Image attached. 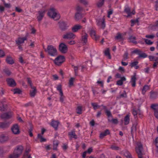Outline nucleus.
Instances as JSON below:
<instances>
[{
  "mask_svg": "<svg viewBox=\"0 0 158 158\" xmlns=\"http://www.w3.org/2000/svg\"><path fill=\"white\" fill-rule=\"evenodd\" d=\"M23 150V147L22 146H17L14 150L13 153L10 154L9 158H19L22 154Z\"/></svg>",
  "mask_w": 158,
  "mask_h": 158,
  "instance_id": "nucleus-1",
  "label": "nucleus"
},
{
  "mask_svg": "<svg viewBox=\"0 0 158 158\" xmlns=\"http://www.w3.org/2000/svg\"><path fill=\"white\" fill-rule=\"evenodd\" d=\"M43 48L45 52L52 56H55L57 55V50L56 48L52 45H48L47 48Z\"/></svg>",
  "mask_w": 158,
  "mask_h": 158,
  "instance_id": "nucleus-2",
  "label": "nucleus"
},
{
  "mask_svg": "<svg viewBox=\"0 0 158 158\" xmlns=\"http://www.w3.org/2000/svg\"><path fill=\"white\" fill-rule=\"evenodd\" d=\"M48 16L55 20L59 19L60 18V14L57 10L54 8H51L48 13Z\"/></svg>",
  "mask_w": 158,
  "mask_h": 158,
  "instance_id": "nucleus-3",
  "label": "nucleus"
},
{
  "mask_svg": "<svg viewBox=\"0 0 158 158\" xmlns=\"http://www.w3.org/2000/svg\"><path fill=\"white\" fill-rule=\"evenodd\" d=\"M135 150L139 158H143V145L140 142H138L136 143Z\"/></svg>",
  "mask_w": 158,
  "mask_h": 158,
  "instance_id": "nucleus-4",
  "label": "nucleus"
},
{
  "mask_svg": "<svg viewBox=\"0 0 158 158\" xmlns=\"http://www.w3.org/2000/svg\"><path fill=\"white\" fill-rule=\"evenodd\" d=\"M105 113L106 114L108 117V120L109 122H112V123L114 124H117L118 123V120L117 119L112 118V120L110 119V118H112L113 116L111 114L110 111L109 110H106L105 111Z\"/></svg>",
  "mask_w": 158,
  "mask_h": 158,
  "instance_id": "nucleus-5",
  "label": "nucleus"
},
{
  "mask_svg": "<svg viewBox=\"0 0 158 158\" xmlns=\"http://www.w3.org/2000/svg\"><path fill=\"white\" fill-rule=\"evenodd\" d=\"M65 60V58L63 56H59L54 60L55 63L57 65H60Z\"/></svg>",
  "mask_w": 158,
  "mask_h": 158,
  "instance_id": "nucleus-6",
  "label": "nucleus"
},
{
  "mask_svg": "<svg viewBox=\"0 0 158 158\" xmlns=\"http://www.w3.org/2000/svg\"><path fill=\"white\" fill-rule=\"evenodd\" d=\"M56 89L59 91L60 93V101L61 102H63L65 97L64 95L62 89V85L60 84L58 85L56 87Z\"/></svg>",
  "mask_w": 158,
  "mask_h": 158,
  "instance_id": "nucleus-7",
  "label": "nucleus"
},
{
  "mask_svg": "<svg viewBox=\"0 0 158 158\" xmlns=\"http://www.w3.org/2000/svg\"><path fill=\"white\" fill-rule=\"evenodd\" d=\"M76 36L73 33L69 32L66 33L63 35V38L64 39L69 40L74 39L75 38Z\"/></svg>",
  "mask_w": 158,
  "mask_h": 158,
  "instance_id": "nucleus-8",
  "label": "nucleus"
},
{
  "mask_svg": "<svg viewBox=\"0 0 158 158\" xmlns=\"http://www.w3.org/2000/svg\"><path fill=\"white\" fill-rule=\"evenodd\" d=\"M28 33L24 37H19L15 40L16 44L17 45H22L24 43V41L27 39Z\"/></svg>",
  "mask_w": 158,
  "mask_h": 158,
  "instance_id": "nucleus-9",
  "label": "nucleus"
},
{
  "mask_svg": "<svg viewBox=\"0 0 158 158\" xmlns=\"http://www.w3.org/2000/svg\"><path fill=\"white\" fill-rule=\"evenodd\" d=\"M97 24L100 27L104 29L105 27V19L104 17L97 20Z\"/></svg>",
  "mask_w": 158,
  "mask_h": 158,
  "instance_id": "nucleus-10",
  "label": "nucleus"
},
{
  "mask_svg": "<svg viewBox=\"0 0 158 158\" xmlns=\"http://www.w3.org/2000/svg\"><path fill=\"white\" fill-rule=\"evenodd\" d=\"M59 50L62 53H66L68 51V47L64 43H61L59 45Z\"/></svg>",
  "mask_w": 158,
  "mask_h": 158,
  "instance_id": "nucleus-11",
  "label": "nucleus"
},
{
  "mask_svg": "<svg viewBox=\"0 0 158 158\" xmlns=\"http://www.w3.org/2000/svg\"><path fill=\"white\" fill-rule=\"evenodd\" d=\"M46 11L45 10H42L38 11L37 18L39 21H41L43 19Z\"/></svg>",
  "mask_w": 158,
  "mask_h": 158,
  "instance_id": "nucleus-12",
  "label": "nucleus"
},
{
  "mask_svg": "<svg viewBox=\"0 0 158 158\" xmlns=\"http://www.w3.org/2000/svg\"><path fill=\"white\" fill-rule=\"evenodd\" d=\"M11 130L13 133L15 135H18L20 133L19 128L18 124L14 125L11 127Z\"/></svg>",
  "mask_w": 158,
  "mask_h": 158,
  "instance_id": "nucleus-13",
  "label": "nucleus"
},
{
  "mask_svg": "<svg viewBox=\"0 0 158 158\" xmlns=\"http://www.w3.org/2000/svg\"><path fill=\"white\" fill-rule=\"evenodd\" d=\"M82 27L78 24L74 25L71 28V30L73 32H76L79 30L82 29Z\"/></svg>",
  "mask_w": 158,
  "mask_h": 158,
  "instance_id": "nucleus-14",
  "label": "nucleus"
},
{
  "mask_svg": "<svg viewBox=\"0 0 158 158\" xmlns=\"http://www.w3.org/2000/svg\"><path fill=\"white\" fill-rule=\"evenodd\" d=\"M82 32H84V34H83V33L82 34V35L81 36V41L82 43L86 44L88 41L87 38L88 35L83 31Z\"/></svg>",
  "mask_w": 158,
  "mask_h": 158,
  "instance_id": "nucleus-15",
  "label": "nucleus"
},
{
  "mask_svg": "<svg viewBox=\"0 0 158 158\" xmlns=\"http://www.w3.org/2000/svg\"><path fill=\"white\" fill-rule=\"evenodd\" d=\"M151 108L154 110V115L158 119V105L153 104L151 106Z\"/></svg>",
  "mask_w": 158,
  "mask_h": 158,
  "instance_id": "nucleus-16",
  "label": "nucleus"
},
{
  "mask_svg": "<svg viewBox=\"0 0 158 158\" xmlns=\"http://www.w3.org/2000/svg\"><path fill=\"white\" fill-rule=\"evenodd\" d=\"M6 81L9 86L10 87H14L16 85L15 80L12 78H8L6 80Z\"/></svg>",
  "mask_w": 158,
  "mask_h": 158,
  "instance_id": "nucleus-17",
  "label": "nucleus"
},
{
  "mask_svg": "<svg viewBox=\"0 0 158 158\" xmlns=\"http://www.w3.org/2000/svg\"><path fill=\"white\" fill-rule=\"evenodd\" d=\"M68 135L70 140H71L73 138L75 139L77 138V136L75 133V131L74 130H72L71 131L69 132Z\"/></svg>",
  "mask_w": 158,
  "mask_h": 158,
  "instance_id": "nucleus-18",
  "label": "nucleus"
},
{
  "mask_svg": "<svg viewBox=\"0 0 158 158\" xmlns=\"http://www.w3.org/2000/svg\"><path fill=\"white\" fill-rule=\"evenodd\" d=\"M12 115L11 112L6 113L2 114L1 117L2 118L8 119L10 118Z\"/></svg>",
  "mask_w": 158,
  "mask_h": 158,
  "instance_id": "nucleus-19",
  "label": "nucleus"
},
{
  "mask_svg": "<svg viewBox=\"0 0 158 158\" xmlns=\"http://www.w3.org/2000/svg\"><path fill=\"white\" fill-rule=\"evenodd\" d=\"M60 28L62 31H64L67 29L66 24L64 22H61L59 23Z\"/></svg>",
  "mask_w": 158,
  "mask_h": 158,
  "instance_id": "nucleus-20",
  "label": "nucleus"
},
{
  "mask_svg": "<svg viewBox=\"0 0 158 158\" xmlns=\"http://www.w3.org/2000/svg\"><path fill=\"white\" fill-rule=\"evenodd\" d=\"M59 124V121L53 120L51 122V125L56 130Z\"/></svg>",
  "mask_w": 158,
  "mask_h": 158,
  "instance_id": "nucleus-21",
  "label": "nucleus"
},
{
  "mask_svg": "<svg viewBox=\"0 0 158 158\" xmlns=\"http://www.w3.org/2000/svg\"><path fill=\"white\" fill-rule=\"evenodd\" d=\"M109 134V131L108 129H106L104 132H102L100 134L99 137L100 138L102 139L105 136Z\"/></svg>",
  "mask_w": 158,
  "mask_h": 158,
  "instance_id": "nucleus-22",
  "label": "nucleus"
},
{
  "mask_svg": "<svg viewBox=\"0 0 158 158\" xmlns=\"http://www.w3.org/2000/svg\"><path fill=\"white\" fill-rule=\"evenodd\" d=\"M31 88L32 90L30 91V95L31 97H33L35 96L36 93V88L34 86H31Z\"/></svg>",
  "mask_w": 158,
  "mask_h": 158,
  "instance_id": "nucleus-23",
  "label": "nucleus"
},
{
  "mask_svg": "<svg viewBox=\"0 0 158 158\" xmlns=\"http://www.w3.org/2000/svg\"><path fill=\"white\" fill-rule=\"evenodd\" d=\"M126 81V78L124 77H121V79L117 81L116 84L118 85H121L123 84V81Z\"/></svg>",
  "mask_w": 158,
  "mask_h": 158,
  "instance_id": "nucleus-24",
  "label": "nucleus"
},
{
  "mask_svg": "<svg viewBox=\"0 0 158 158\" xmlns=\"http://www.w3.org/2000/svg\"><path fill=\"white\" fill-rule=\"evenodd\" d=\"M138 64V62L137 61L131 62V63L130 66L131 67H134L135 69H137L139 68V66L137 65Z\"/></svg>",
  "mask_w": 158,
  "mask_h": 158,
  "instance_id": "nucleus-25",
  "label": "nucleus"
},
{
  "mask_svg": "<svg viewBox=\"0 0 158 158\" xmlns=\"http://www.w3.org/2000/svg\"><path fill=\"white\" fill-rule=\"evenodd\" d=\"M136 77L135 75L131 77V83L132 86L134 87L135 86V81Z\"/></svg>",
  "mask_w": 158,
  "mask_h": 158,
  "instance_id": "nucleus-26",
  "label": "nucleus"
},
{
  "mask_svg": "<svg viewBox=\"0 0 158 158\" xmlns=\"http://www.w3.org/2000/svg\"><path fill=\"white\" fill-rule=\"evenodd\" d=\"M124 12L127 14V17H129L131 16V9L129 7H125L124 9Z\"/></svg>",
  "mask_w": 158,
  "mask_h": 158,
  "instance_id": "nucleus-27",
  "label": "nucleus"
},
{
  "mask_svg": "<svg viewBox=\"0 0 158 158\" xmlns=\"http://www.w3.org/2000/svg\"><path fill=\"white\" fill-rule=\"evenodd\" d=\"M105 55L109 59L111 58V56L110 53V50L109 48H107L104 51Z\"/></svg>",
  "mask_w": 158,
  "mask_h": 158,
  "instance_id": "nucleus-28",
  "label": "nucleus"
},
{
  "mask_svg": "<svg viewBox=\"0 0 158 158\" xmlns=\"http://www.w3.org/2000/svg\"><path fill=\"white\" fill-rule=\"evenodd\" d=\"M8 139V137L7 136H5L3 135H0V142L2 143L4 142Z\"/></svg>",
  "mask_w": 158,
  "mask_h": 158,
  "instance_id": "nucleus-29",
  "label": "nucleus"
},
{
  "mask_svg": "<svg viewBox=\"0 0 158 158\" xmlns=\"http://www.w3.org/2000/svg\"><path fill=\"white\" fill-rule=\"evenodd\" d=\"M124 124L127 125L129 124L130 122V116L129 115H127L124 118Z\"/></svg>",
  "mask_w": 158,
  "mask_h": 158,
  "instance_id": "nucleus-30",
  "label": "nucleus"
},
{
  "mask_svg": "<svg viewBox=\"0 0 158 158\" xmlns=\"http://www.w3.org/2000/svg\"><path fill=\"white\" fill-rule=\"evenodd\" d=\"M90 34L92 38L96 40L97 39L95 31V30H91L90 31Z\"/></svg>",
  "mask_w": 158,
  "mask_h": 158,
  "instance_id": "nucleus-31",
  "label": "nucleus"
},
{
  "mask_svg": "<svg viewBox=\"0 0 158 158\" xmlns=\"http://www.w3.org/2000/svg\"><path fill=\"white\" fill-rule=\"evenodd\" d=\"M7 63L10 64H13L14 63V61L11 57L8 56L6 59Z\"/></svg>",
  "mask_w": 158,
  "mask_h": 158,
  "instance_id": "nucleus-32",
  "label": "nucleus"
},
{
  "mask_svg": "<svg viewBox=\"0 0 158 158\" xmlns=\"http://www.w3.org/2000/svg\"><path fill=\"white\" fill-rule=\"evenodd\" d=\"M149 58L151 61H154L156 62L158 61V56L156 55L155 56H149Z\"/></svg>",
  "mask_w": 158,
  "mask_h": 158,
  "instance_id": "nucleus-33",
  "label": "nucleus"
},
{
  "mask_svg": "<svg viewBox=\"0 0 158 158\" xmlns=\"http://www.w3.org/2000/svg\"><path fill=\"white\" fill-rule=\"evenodd\" d=\"M129 39L131 42L133 44H136L137 43V41L135 40H136V38L135 37L131 36L129 37Z\"/></svg>",
  "mask_w": 158,
  "mask_h": 158,
  "instance_id": "nucleus-34",
  "label": "nucleus"
},
{
  "mask_svg": "<svg viewBox=\"0 0 158 158\" xmlns=\"http://www.w3.org/2000/svg\"><path fill=\"white\" fill-rule=\"evenodd\" d=\"M82 107L81 106H79L77 107L76 112L77 114H81L82 113Z\"/></svg>",
  "mask_w": 158,
  "mask_h": 158,
  "instance_id": "nucleus-35",
  "label": "nucleus"
},
{
  "mask_svg": "<svg viewBox=\"0 0 158 158\" xmlns=\"http://www.w3.org/2000/svg\"><path fill=\"white\" fill-rule=\"evenodd\" d=\"M75 80V78L73 77H71L69 81V87L73 85V82Z\"/></svg>",
  "mask_w": 158,
  "mask_h": 158,
  "instance_id": "nucleus-36",
  "label": "nucleus"
},
{
  "mask_svg": "<svg viewBox=\"0 0 158 158\" xmlns=\"http://www.w3.org/2000/svg\"><path fill=\"white\" fill-rule=\"evenodd\" d=\"M149 89V87L148 86L146 85L144 86L142 89V93L143 94H144Z\"/></svg>",
  "mask_w": 158,
  "mask_h": 158,
  "instance_id": "nucleus-37",
  "label": "nucleus"
},
{
  "mask_svg": "<svg viewBox=\"0 0 158 158\" xmlns=\"http://www.w3.org/2000/svg\"><path fill=\"white\" fill-rule=\"evenodd\" d=\"M136 124H133L131 128V132L132 135H133L134 132L136 131Z\"/></svg>",
  "mask_w": 158,
  "mask_h": 158,
  "instance_id": "nucleus-38",
  "label": "nucleus"
},
{
  "mask_svg": "<svg viewBox=\"0 0 158 158\" xmlns=\"http://www.w3.org/2000/svg\"><path fill=\"white\" fill-rule=\"evenodd\" d=\"M37 138H38L40 139V141L41 142H45L46 141V139L44 138L43 137V136L42 135H41V134H39L38 135Z\"/></svg>",
  "mask_w": 158,
  "mask_h": 158,
  "instance_id": "nucleus-39",
  "label": "nucleus"
},
{
  "mask_svg": "<svg viewBox=\"0 0 158 158\" xmlns=\"http://www.w3.org/2000/svg\"><path fill=\"white\" fill-rule=\"evenodd\" d=\"M82 18V16L81 14L77 13L75 15V19L77 21L81 19Z\"/></svg>",
  "mask_w": 158,
  "mask_h": 158,
  "instance_id": "nucleus-40",
  "label": "nucleus"
},
{
  "mask_svg": "<svg viewBox=\"0 0 158 158\" xmlns=\"http://www.w3.org/2000/svg\"><path fill=\"white\" fill-rule=\"evenodd\" d=\"M104 0H99L97 3V6L98 7H102L104 4Z\"/></svg>",
  "mask_w": 158,
  "mask_h": 158,
  "instance_id": "nucleus-41",
  "label": "nucleus"
},
{
  "mask_svg": "<svg viewBox=\"0 0 158 158\" xmlns=\"http://www.w3.org/2000/svg\"><path fill=\"white\" fill-rule=\"evenodd\" d=\"M110 148L111 149L115 150H118L120 149V148L119 147L114 145H111Z\"/></svg>",
  "mask_w": 158,
  "mask_h": 158,
  "instance_id": "nucleus-42",
  "label": "nucleus"
},
{
  "mask_svg": "<svg viewBox=\"0 0 158 158\" xmlns=\"http://www.w3.org/2000/svg\"><path fill=\"white\" fill-rule=\"evenodd\" d=\"M115 39L118 40H123V38L121 34L119 33L117 34L116 36L115 37Z\"/></svg>",
  "mask_w": 158,
  "mask_h": 158,
  "instance_id": "nucleus-43",
  "label": "nucleus"
},
{
  "mask_svg": "<svg viewBox=\"0 0 158 158\" xmlns=\"http://www.w3.org/2000/svg\"><path fill=\"white\" fill-rule=\"evenodd\" d=\"M91 104L94 110L99 108L100 107V106L98 105V104L96 103H92Z\"/></svg>",
  "mask_w": 158,
  "mask_h": 158,
  "instance_id": "nucleus-44",
  "label": "nucleus"
},
{
  "mask_svg": "<svg viewBox=\"0 0 158 158\" xmlns=\"http://www.w3.org/2000/svg\"><path fill=\"white\" fill-rule=\"evenodd\" d=\"M59 142L57 140L54 141L53 144V149L56 150L58 145Z\"/></svg>",
  "mask_w": 158,
  "mask_h": 158,
  "instance_id": "nucleus-45",
  "label": "nucleus"
},
{
  "mask_svg": "<svg viewBox=\"0 0 158 158\" xmlns=\"http://www.w3.org/2000/svg\"><path fill=\"white\" fill-rule=\"evenodd\" d=\"M147 56V55L144 53L142 52V51L140 52V54L139 56L138 57L139 58H145Z\"/></svg>",
  "mask_w": 158,
  "mask_h": 158,
  "instance_id": "nucleus-46",
  "label": "nucleus"
},
{
  "mask_svg": "<svg viewBox=\"0 0 158 158\" xmlns=\"http://www.w3.org/2000/svg\"><path fill=\"white\" fill-rule=\"evenodd\" d=\"M9 124L6 123H0V127L5 128L8 127Z\"/></svg>",
  "mask_w": 158,
  "mask_h": 158,
  "instance_id": "nucleus-47",
  "label": "nucleus"
},
{
  "mask_svg": "<svg viewBox=\"0 0 158 158\" xmlns=\"http://www.w3.org/2000/svg\"><path fill=\"white\" fill-rule=\"evenodd\" d=\"M143 39L145 41L146 44H147L151 45H152L153 43V42L151 41L150 40L145 39Z\"/></svg>",
  "mask_w": 158,
  "mask_h": 158,
  "instance_id": "nucleus-48",
  "label": "nucleus"
},
{
  "mask_svg": "<svg viewBox=\"0 0 158 158\" xmlns=\"http://www.w3.org/2000/svg\"><path fill=\"white\" fill-rule=\"evenodd\" d=\"M124 155L127 158L131 155V153L127 150H125L123 152Z\"/></svg>",
  "mask_w": 158,
  "mask_h": 158,
  "instance_id": "nucleus-49",
  "label": "nucleus"
},
{
  "mask_svg": "<svg viewBox=\"0 0 158 158\" xmlns=\"http://www.w3.org/2000/svg\"><path fill=\"white\" fill-rule=\"evenodd\" d=\"M3 72L7 75L9 76L11 74V72L8 69H5L3 70Z\"/></svg>",
  "mask_w": 158,
  "mask_h": 158,
  "instance_id": "nucleus-50",
  "label": "nucleus"
},
{
  "mask_svg": "<svg viewBox=\"0 0 158 158\" xmlns=\"http://www.w3.org/2000/svg\"><path fill=\"white\" fill-rule=\"evenodd\" d=\"M5 107L3 104L2 102L0 103V110L1 111H4L5 110Z\"/></svg>",
  "mask_w": 158,
  "mask_h": 158,
  "instance_id": "nucleus-51",
  "label": "nucleus"
},
{
  "mask_svg": "<svg viewBox=\"0 0 158 158\" xmlns=\"http://www.w3.org/2000/svg\"><path fill=\"white\" fill-rule=\"evenodd\" d=\"M73 69H74L75 76H77L78 70V67L77 66H74Z\"/></svg>",
  "mask_w": 158,
  "mask_h": 158,
  "instance_id": "nucleus-52",
  "label": "nucleus"
},
{
  "mask_svg": "<svg viewBox=\"0 0 158 158\" xmlns=\"http://www.w3.org/2000/svg\"><path fill=\"white\" fill-rule=\"evenodd\" d=\"M141 52V51L140 50L136 49L133 51L132 52V53H133L137 54L139 55Z\"/></svg>",
  "mask_w": 158,
  "mask_h": 158,
  "instance_id": "nucleus-53",
  "label": "nucleus"
},
{
  "mask_svg": "<svg viewBox=\"0 0 158 158\" xmlns=\"http://www.w3.org/2000/svg\"><path fill=\"white\" fill-rule=\"evenodd\" d=\"M120 97L121 98H126L127 95L126 92L124 91L123 93L120 95Z\"/></svg>",
  "mask_w": 158,
  "mask_h": 158,
  "instance_id": "nucleus-54",
  "label": "nucleus"
},
{
  "mask_svg": "<svg viewBox=\"0 0 158 158\" xmlns=\"http://www.w3.org/2000/svg\"><path fill=\"white\" fill-rule=\"evenodd\" d=\"M138 19H136L135 20H131V26H133L134 25V23H138Z\"/></svg>",
  "mask_w": 158,
  "mask_h": 158,
  "instance_id": "nucleus-55",
  "label": "nucleus"
},
{
  "mask_svg": "<svg viewBox=\"0 0 158 158\" xmlns=\"http://www.w3.org/2000/svg\"><path fill=\"white\" fill-rule=\"evenodd\" d=\"M21 91L19 89H14V94H20Z\"/></svg>",
  "mask_w": 158,
  "mask_h": 158,
  "instance_id": "nucleus-56",
  "label": "nucleus"
},
{
  "mask_svg": "<svg viewBox=\"0 0 158 158\" xmlns=\"http://www.w3.org/2000/svg\"><path fill=\"white\" fill-rule=\"evenodd\" d=\"M5 56L4 52L2 50H0V57H2Z\"/></svg>",
  "mask_w": 158,
  "mask_h": 158,
  "instance_id": "nucleus-57",
  "label": "nucleus"
},
{
  "mask_svg": "<svg viewBox=\"0 0 158 158\" xmlns=\"http://www.w3.org/2000/svg\"><path fill=\"white\" fill-rule=\"evenodd\" d=\"M145 37L147 38L153 39L154 37L155 36L154 35H147L145 36Z\"/></svg>",
  "mask_w": 158,
  "mask_h": 158,
  "instance_id": "nucleus-58",
  "label": "nucleus"
},
{
  "mask_svg": "<svg viewBox=\"0 0 158 158\" xmlns=\"http://www.w3.org/2000/svg\"><path fill=\"white\" fill-rule=\"evenodd\" d=\"M80 2L85 5H87L88 2L85 0H79Z\"/></svg>",
  "mask_w": 158,
  "mask_h": 158,
  "instance_id": "nucleus-59",
  "label": "nucleus"
},
{
  "mask_svg": "<svg viewBox=\"0 0 158 158\" xmlns=\"http://www.w3.org/2000/svg\"><path fill=\"white\" fill-rule=\"evenodd\" d=\"M68 43L71 45H73L75 44L76 42L74 40H71L68 42Z\"/></svg>",
  "mask_w": 158,
  "mask_h": 158,
  "instance_id": "nucleus-60",
  "label": "nucleus"
},
{
  "mask_svg": "<svg viewBox=\"0 0 158 158\" xmlns=\"http://www.w3.org/2000/svg\"><path fill=\"white\" fill-rule=\"evenodd\" d=\"M128 53L127 52H125L124 54L123 57L125 60H126L128 58Z\"/></svg>",
  "mask_w": 158,
  "mask_h": 158,
  "instance_id": "nucleus-61",
  "label": "nucleus"
},
{
  "mask_svg": "<svg viewBox=\"0 0 158 158\" xmlns=\"http://www.w3.org/2000/svg\"><path fill=\"white\" fill-rule=\"evenodd\" d=\"M97 83L98 84H100L102 88L103 87L104 84L103 81H98L97 82Z\"/></svg>",
  "mask_w": 158,
  "mask_h": 158,
  "instance_id": "nucleus-62",
  "label": "nucleus"
},
{
  "mask_svg": "<svg viewBox=\"0 0 158 158\" xmlns=\"http://www.w3.org/2000/svg\"><path fill=\"white\" fill-rule=\"evenodd\" d=\"M132 114L134 117L136 118V115L138 114L137 111L134 110L133 111Z\"/></svg>",
  "mask_w": 158,
  "mask_h": 158,
  "instance_id": "nucleus-63",
  "label": "nucleus"
},
{
  "mask_svg": "<svg viewBox=\"0 0 158 158\" xmlns=\"http://www.w3.org/2000/svg\"><path fill=\"white\" fill-rule=\"evenodd\" d=\"M155 142L156 147L158 148V137L156 139Z\"/></svg>",
  "mask_w": 158,
  "mask_h": 158,
  "instance_id": "nucleus-64",
  "label": "nucleus"
}]
</instances>
